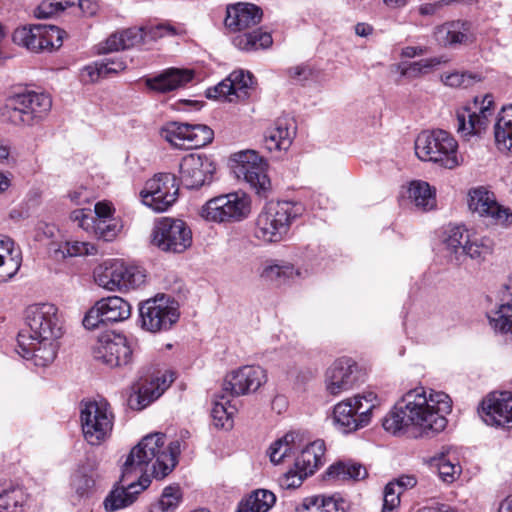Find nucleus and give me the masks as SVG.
I'll return each mask as SVG.
<instances>
[{
    "mask_svg": "<svg viewBox=\"0 0 512 512\" xmlns=\"http://www.w3.org/2000/svg\"><path fill=\"white\" fill-rule=\"evenodd\" d=\"M450 397L444 392L427 391L424 387L409 390L384 417L383 428L397 434L409 426L419 428L422 435L432 437L447 425L445 414L451 412Z\"/></svg>",
    "mask_w": 512,
    "mask_h": 512,
    "instance_id": "nucleus-1",
    "label": "nucleus"
},
{
    "mask_svg": "<svg viewBox=\"0 0 512 512\" xmlns=\"http://www.w3.org/2000/svg\"><path fill=\"white\" fill-rule=\"evenodd\" d=\"M180 442L172 441L165 446V434L152 433L143 437L127 455L122 465V478L133 476L139 481L151 471L156 479L165 478L178 463Z\"/></svg>",
    "mask_w": 512,
    "mask_h": 512,
    "instance_id": "nucleus-2",
    "label": "nucleus"
},
{
    "mask_svg": "<svg viewBox=\"0 0 512 512\" xmlns=\"http://www.w3.org/2000/svg\"><path fill=\"white\" fill-rule=\"evenodd\" d=\"M51 107L49 95L26 91L6 99L0 108V119L15 126H33L44 119Z\"/></svg>",
    "mask_w": 512,
    "mask_h": 512,
    "instance_id": "nucleus-3",
    "label": "nucleus"
},
{
    "mask_svg": "<svg viewBox=\"0 0 512 512\" xmlns=\"http://www.w3.org/2000/svg\"><path fill=\"white\" fill-rule=\"evenodd\" d=\"M457 142L445 130L421 132L415 140V153L419 159L438 163L452 169L458 165Z\"/></svg>",
    "mask_w": 512,
    "mask_h": 512,
    "instance_id": "nucleus-4",
    "label": "nucleus"
},
{
    "mask_svg": "<svg viewBox=\"0 0 512 512\" xmlns=\"http://www.w3.org/2000/svg\"><path fill=\"white\" fill-rule=\"evenodd\" d=\"M179 307L177 300L164 293L141 302L139 306L141 327L152 333L171 329L180 318Z\"/></svg>",
    "mask_w": 512,
    "mask_h": 512,
    "instance_id": "nucleus-5",
    "label": "nucleus"
},
{
    "mask_svg": "<svg viewBox=\"0 0 512 512\" xmlns=\"http://www.w3.org/2000/svg\"><path fill=\"white\" fill-rule=\"evenodd\" d=\"M293 208L289 202L266 204L256 219V237L266 242L281 241L297 216Z\"/></svg>",
    "mask_w": 512,
    "mask_h": 512,
    "instance_id": "nucleus-6",
    "label": "nucleus"
},
{
    "mask_svg": "<svg viewBox=\"0 0 512 512\" xmlns=\"http://www.w3.org/2000/svg\"><path fill=\"white\" fill-rule=\"evenodd\" d=\"M151 243L163 252L180 254L192 245V231L181 219L162 217L154 224Z\"/></svg>",
    "mask_w": 512,
    "mask_h": 512,
    "instance_id": "nucleus-7",
    "label": "nucleus"
},
{
    "mask_svg": "<svg viewBox=\"0 0 512 512\" xmlns=\"http://www.w3.org/2000/svg\"><path fill=\"white\" fill-rule=\"evenodd\" d=\"M251 212V200L245 193L234 192L210 199L202 208V216L209 221L239 222Z\"/></svg>",
    "mask_w": 512,
    "mask_h": 512,
    "instance_id": "nucleus-8",
    "label": "nucleus"
},
{
    "mask_svg": "<svg viewBox=\"0 0 512 512\" xmlns=\"http://www.w3.org/2000/svg\"><path fill=\"white\" fill-rule=\"evenodd\" d=\"M447 250L451 254V260L457 264L463 263L466 258L484 261L493 251V243L488 238H470L469 233L462 227L450 229L445 239Z\"/></svg>",
    "mask_w": 512,
    "mask_h": 512,
    "instance_id": "nucleus-9",
    "label": "nucleus"
},
{
    "mask_svg": "<svg viewBox=\"0 0 512 512\" xmlns=\"http://www.w3.org/2000/svg\"><path fill=\"white\" fill-rule=\"evenodd\" d=\"M233 172L238 179H243L260 196H266L271 189L267 175L268 164L255 150H245L233 155Z\"/></svg>",
    "mask_w": 512,
    "mask_h": 512,
    "instance_id": "nucleus-10",
    "label": "nucleus"
},
{
    "mask_svg": "<svg viewBox=\"0 0 512 512\" xmlns=\"http://www.w3.org/2000/svg\"><path fill=\"white\" fill-rule=\"evenodd\" d=\"M80 419L84 438L90 445H100L113 428V414L105 400L85 403Z\"/></svg>",
    "mask_w": 512,
    "mask_h": 512,
    "instance_id": "nucleus-11",
    "label": "nucleus"
},
{
    "mask_svg": "<svg viewBox=\"0 0 512 512\" xmlns=\"http://www.w3.org/2000/svg\"><path fill=\"white\" fill-rule=\"evenodd\" d=\"M94 279L106 290L121 291L140 286L145 282V275L138 268L128 267L124 262L115 260L96 268Z\"/></svg>",
    "mask_w": 512,
    "mask_h": 512,
    "instance_id": "nucleus-12",
    "label": "nucleus"
},
{
    "mask_svg": "<svg viewBox=\"0 0 512 512\" xmlns=\"http://www.w3.org/2000/svg\"><path fill=\"white\" fill-rule=\"evenodd\" d=\"M179 185L171 173H158L146 181L140 192L142 202L157 212L166 211L177 200Z\"/></svg>",
    "mask_w": 512,
    "mask_h": 512,
    "instance_id": "nucleus-13",
    "label": "nucleus"
},
{
    "mask_svg": "<svg viewBox=\"0 0 512 512\" xmlns=\"http://www.w3.org/2000/svg\"><path fill=\"white\" fill-rule=\"evenodd\" d=\"M26 325L24 330L32 338H60L62 326L58 315V309L54 304L42 303L29 306L26 309Z\"/></svg>",
    "mask_w": 512,
    "mask_h": 512,
    "instance_id": "nucleus-14",
    "label": "nucleus"
},
{
    "mask_svg": "<svg viewBox=\"0 0 512 512\" xmlns=\"http://www.w3.org/2000/svg\"><path fill=\"white\" fill-rule=\"evenodd\" d=\"M95 360L110 368L126 367L132 362V349L125 336L113 332L101 335L92 347Z\"/></svg>",
    "mask_w": 512,
    "mask_h": 512,
    "instance_id": "nucleus-15",
    "label": "nucleus"
},
{
    "mask_svg": "<svg viewBox=\"0 0 512 512\" xmlns=\"http://www.w3.org/2000/svg\"><path fill=\"white\" fill-rule=\"evenodd\" d=\"M131 315L130 304L119 296H110L98 300L86 313L83 325L86 329H95L100 325L114 324L128 319Z\"/></svg>",
    "mask_w": 512,
    "mask_h": 512,
    "instance_id": "nucleus-16",
    "label": "nucleus"
},
{
    "mask_svg": "<svg viewBox=\"0 0 512 512\" xmlns=\"http://www.w3.org/2000/svg\"><path fill=\"white\" fill-rule=\"evenodd\" d=\"M375 404L364 408V403L359 397H352L336 404L333 409L334 424L343 433H351L367 426Z\"/></svg>",
    "mask_w": 512,
    "mask_h": 512,
    "instance_id": "nucleus-17",
    "label": "nucleus"
},
{
    "mask_svg": "<svg viewBox=\"0 0 512 512\" xmlns=\"http://www.w3.org/2000/svg\"><path fill=\"white\" fill-rule=\"evenodd\" d=\"M362 372L351 358L335 360L325 373V387L330 395L337 396L353 389L362 382Z\"/></svg>",
    "mask_w": 512,
    "mask_h": 512,
    "instance_id": "nucleus-18",
    "label": "nucleus"
},
{
    "mask_svg": "<svg viewBox=\"0 0 512 512\" xmlns=\"http://www.w3.org/2000/svg\"><path fill=\"white\" fill-rule=\"evenodd\" d=\"M468 196V207L472 213L489 218L497 225L507 226L512 222V213L509 209L499 205L494 193L485 187L472 188Z\"/></svg>",
    "mask_w": 512,
    "mask_h": 512,
    "instance_id": "nucleus-19",
    "label": "nucleus"
},
{
    "mask_svg": "<svg viewBox=\"0 0 512 512\" xmlns=\"http://www.w3.org/2000/svg\"><path fill=\"white\" fill-rule=\"evenodd\" d=\"M216 167L205 155L189 154L179 164L180 181L187 189H198L210 184Z\"/></svg>",
    "mask_w": 512,
    "mask_h": 512,
    "instance_id": "nucleus-20",
    "label": "nucleus"
},
{
    "mask_svg": "<svg viewBox=\"0 0 512 512\" xmlns=\"http://www.w3.org/2000/svg\"><path fill=\"white\" fill-rule=\"evenodd\" d=\"M255 78L252 73L236 70L222 82L206 90L209 99H221L227 102L242 101L248 98V90L253 87Z\"/></svg>",
    "mask_w": 512,
    "mask_h": 512,
    "instance_id": "nucleus-21",
    "label": "nucleus"
},
{
    "mask_svg": "<svg viewBox=\"0 0 512 512\" xmlns=\"http://www.w3.org/2000/svg\"><path fill=\"white\" fill-rule=\"evenodd\" d=\"M57 339H36L32 338L25 331H20L18 333L16 351L21 357L33 360L36 366L45 367L56 358L58 350Z\"/></svg>",
    "mask_w": 512,
    "mask_h": 512,
    "instance_id": "nucleus-22",
    "label": "nucleus"
},
{
    "mask_svg": "<svg viewBox=\"0 0 512 512\" xmlns=\"http://www.w3.org/2000/svg\"><path fill=\"white\" fill-rule=\"evenodd\" d=\"M478 413L487 425L509 429L512 425V392L490 394L482 401Z\"/></svg>",
    "mask_w": 512,
    "mask_h": 512,
    "instance_id": "nucleus-23",
    "label": "nucleus"
},
{
    "mask_svg": "<svg viewBox=\"0 0 512 512\" xmlns=\"http://www.w3.org/2000/svg\"><path fill=\"white\" fill-rule=\"evenodd\" d=\"M150 482L149 478H140L138 481L133 476L125 479L121 476L103 501L105 511L116 512L132 505Z\"/></svg>",
    "mask_w": 512,
    "mask_h": 512,
    "instance_id": "nucleus-24",
    "label": "nucleus"
},
{
    "mask_svg": "<svg viewBox=\"0 0 512 512\" xmlns=\"http://www.w3.org/2000/svg\"><path fill=\"white\" fill-rule=\"evenodd\" d=\"M265 382V370L260 366H243L225 377L222 391L236 397L257 391Z\"/></svg>",
    "mask_w": 512,
    "mask_h": 512,
    "instance_id": "nucleus-25",
    "label": "nucleus"
},
{
    "mask_svg": "<svg viewBox=\"0 0 512 512\" xmlns=\"http://www.w3.org/2000/svg\"><path fill=\"white\" fill-rule=\"evenodd\" d=\"M166 138L169 142L179 145L177 140L186 141L190 148H201L211 143L214 138L213 130L204 124L171 123Z\"/></svg>",
    "mask_w": 512,
    "mask_h": 512,
    "instance_id": "nucleus-26",
    "label": "nucleus"
},
{
    "mask_svg": "<svg viewBox=\"0 0 512 512\" xmlns=\"http://www.w3.org/2000/svg\"><path fill=\"white\" fill-rule=\"evenodd\" d=\"M263 17L260 7L252 3L239 2L227 7L225 25L232 31H244L258 25Z\"/></svg>",
    "mask_w": 512,
    "mask_h": 512,
    "instance_id": "nucleus-27",
    "label": "nucleus"
},
{
    "mask_svg": "<svg viewBox=\"0 0 512 512\" xmlns=\"http://www.w3.org/2000/svg\"><path fill=\"white\" fill-rule=\"evenodd\" d=\"M433 36L444 47L466 45L471 41V23L463 20L446 22L434 29Z\"/></svg>",
    "mask_w": 512,
    "mask_h": 512,
    "instance_id": "nucleus-28",
    "label": "nucleus"
},
{
    "mask_svg": "<svg viewBox=\"0 0 512 512\" xmlns=\"http://www.w3.org/2000/svg\"><path fill=\"white\" fill-rule=\"evenodd\" d=\"M194 77V72L189 69L169 68L156 77L147 78L146 86L159 93H167L176 90Z\"/></svg>",
    "mask_w": 512,
    "mask_h": 512,
    "instance_id": "nucleus-29",
    "label": "nucleus"
},
{
    "mask_svg": "<svg viewBox=\"0 0 512 512\" xmlns=\"http://www.w3.org/2000/svg\"><path fill=\"white\" fill-rule=\"evenodd\" d=\"M21 251L15 248L14 241L0 235V283H5L16 275L21 267Z\"/></svg>",
    "mask_w": 512,
    "mask_h": 512,
    "instance_id": "nucleus-30",
    "label": "nucleus"
},
{
    "mask_svg": "<svg viewBox=\"0 0 512 512\" xmlns=\"http://www.w3.org/2000/svg\"><path fill=\"white\" fill-rule=\"evenodd\" d=\"M488 107H480L479 113L472 112L470 108L457 111V131L464 136L480 134L488 125Z\"/></svg>",
    "mask_w": 512,
    "mask_h": 512,
    "instance_id": "nucleus-31",
    "label": "nucleus"
},
{
    "mask_svg": "<svg viewBox=\"0 0 512 512\" xmlns=\"http://www.w3.org/2000/svg\"><path fill=\"white\" fill-rule=\"evenodd\" d=\"M492 328L512 338V286H505L499 308L488 315Z\"/></svg>",
    "mask_w": 512,
    "mask_h": 512,
    "instance_id": "nucleus-32",
    "label": "nucleus"
},
{
    "mask_svg": "<svg viewBox=\"0 0 512 512\" xmlns=\"http://www.w3.org/2000/svg\"><path fill=\"white\" fill-rule=\"evenodd\" d=\"M325 453L323 440L309 443L296 457L294 466L303 471L304 476H310L322 465Z\"/></svg>",
    "mask_w": 512,
    "mask_h": 512,
    "instance_id": "nucleus-33",
    "label": "nucleus"
},
{
    "mask_svg": "<svg viewBox=\"0 0 512 512\" xmlns=\"http://www.w3.org/2000/svg\"><path fill=\"white\" fill-rule=\"evenodd\" d=\"M293 135L294 131L290 130L288 119L279 118L274 126L266 131L263 145L270 152L287 150L292 143Z\"/></svg>",
    "mask_w": 512,
    "mask_h": 512,
    "instance_id": "nucleus-34",
    "label": "nucleus"
},
{
    "mask_svg": "<svg viewBox=\"0 0 512 512\" xmlns=\"http://www.w3.org/2000/svg\"><path fill=\"white\" fill-rule=\"evenodd\" d=\"M346 509L347 502L341 497L317 495L305 498L296 512H346Z\"/></svg>",
    "mask_w": 512,
    "mask_h": 512,
    "instance_id": "nucleus-35",
    "label": "nucleus"
},
{
    "mask_svg": "<svg viewBox=\"0 0 512 512\" xmlns=\"http://www.w3.org/2000/svg\"><path fill=\"white\" fill-rule=\"evenodd\" d=\"M326 476L337 481H360L368 476V472L361 463L347 460L337 461L331 465L326 471Z\"/></svg>",
    "mask_w": 512,
    "mask_h": 512,
    "instance_id": "nucleus-36",
    "label": "nucleus"
},
{
    "mask_svg": "<svg viewBox=\"0 0 512 512\" xmlns=\"http://www.w3.org/2000/svg\"><path fill=\"white\" fill-rule=\"evenodd\" d=\"M497 148L512 155V105L503 107L494 125Z\"/></svg>",
    "mask_w": 512,
    "mask_h": 512,
    "instance_id": "nucleus-37",
    "label": "nucleus"
},
{
    "mask_svg": "<svg viewBox=\"0 0 512 512\" xmlns=\"http://www.w3.org/2000/svg\"><path fill=\"white\" fill-rule=\"evenodd\" d=\"M173 373L169 376L162 375V377H156L157 387L151 389L149 387H141L139 393L132 395L129 398V405L133 409L141 410L145 408L151 401L157 399L173 382Z\"/></svg>",
    "mask_w": 512,
    "mask_h": 512,
    "instance_id": "nucleus-38",
    "label": "nucleus"
},
{
    "mask_svg": "<svg viewBox=\"0 0 512 512\" xmlns=\"http://www.w3.org/2000/svg\"><path fill=\"white\" fill-rule=\"evenodd\" d=\"M275 502L276 496L273 492L257 489L240 501L236 512H268Z\"/></svg>",
    "mask_w": 512,
    "mask_h": 512,
    "instance_id": "nucleus-39",
    "label": "nucleus"
},
{
    "mask_svg": "<svg viewBox=\"0 0 512 512\" xmlns=\"http://www.w3.org/2000/svg\"><path fill=\"white\" fill-rule=\"evenodd\" d=\"M273 43L272 36L260 28L238 34L233 38V44L240 50L253 51L266 49Z\"/></svg>",
    "mask_w": 512,
    "mask_h": 512,
    "instance_id": "nucleus-40",
    "label": "nucleus"
},
{
    "mask_svg": "<svg viewBox=\"0 0 512 512\" xmlns=\"http://www.w3.org/2000/svg\"><path fill=\"white\" fill-rule=\"evenodd\" d=\"M408 198L422 211L436 206L435 189L425 181H412L408 188Z\"/></svg>",
    "mask_w": 512,
    "mask_h": 512,
    "instance_id": "nucleus-41",
    "label": "nucleus"
},
{
    "mask_svg": "<svg viewBox=\"0 0 512 512\" xmlns=\"http://www.w3.org/2000/svg\"><path fill=\"white\" fill-rule=\"evenodd\" d=\"M229 397L231 396L223 391H221L220 395L216 396L211 411V415L216 427L226 429L232 427L231 419L236 412V408L230 404Z\"/></svg>",
    "mask_w": 512,
    "mask_h": 512,
    "instance_id": "nucleus-42",
    "label": "nucleus"
},
{
    "mask_svg": "<svg viewBox=\"0 0 512 512\" xmlns=\"http://www.w3.org/2000/svg\"><path fill=\"white\" fill-rule=\"evenodd\" d=\"M298 276H300V271L290 263L268 265L261 273V277L265 281L276 285L286 284Z\"/></svg>",
    "mask_w": 512,
    "mask_h": 512,
    "instance_id": "nucleus-43",
    "label": "nucleus"
},
{
    "mask_svg": "<svg viewBox=\"0 0 512 512\" xmlns=\"http://www.w3.org/2000/svg\"><path fill=\"white\" fill-rule=\"evenodd\" d=\"M42 31V24L17 28L13 32L12 39L15 44L22 45L31 51H42V42L40 41Z\"/></svg>",
    "mask_w": 512,
    "mask_h": 512,
    "instance_id": "nucleus-44",
    "label": "nucleus"
},
{
    "mask_svg": "<svg viewBox=\"0 0 512 512\" xmlns=\"http://www.w3.org/2000/svg\"><path fill=\"white\" fill-rule=\"evenodd\" d=\"M26 495L21 488L0 487V512H24Z\"/></svg>",
    "mask_w": 512,
    "mask_h": 512,
    "instance_id": "nucleus-45",
    "label": "nucleus"
},
{
    "mask_svg": "<svg viewBox=\"0 0 512 512\" xmlns=\"http://www.w3.org/2000/svg\"><path fill=\"white\" fill-rule=\"evenodd\" d=\"M182 499L179 486L164 488L159 501L153 506L152 512H173Z\"/></svg>",
    "mask_w": 512,
    "mask_h": 512,
    "instance_id": "nucleus-46",
    "label": "nucleus"
},
{
    "mask_svg": "<svg viewBox=\"0 0 512 512\" xmlns=\"http://www.w3.org/2000/svg\"><path fill=\"white\" fill-rule=\"evenodd\" d=\"M295 435L293 433H287L282 439L274 442L270 447V460L271 462L278 464L284 458L294 454L295 449Z\"/></svg>",
    "mask_w": 512,
    "mask_h": 512,
    "instance_id": "nucleus-47",
    "label": "nucleus"
},
{
    "mask_svg": "<svg viewBox=\"0 0 512 512\" xmlns=\"http://www.w3.org/2000/svg\"><path fill=\"white\" fill-rule=\"evenodd\" d=\"M481 80L482 77L478 73L469 71H455L446 75L443 81L445 85L450 87L468 88Z\"/></svg>",
    "mask_w": 512,
    "mask_h": 512,
    "instance_id": "nucleus-48",
    "label": "nucleus"
},
{
    "mask_svg": "<svg viewBox=\"0 0 512 512\" xmlns=\"http://www.w3.org/2000/svg\"><path fill=\"white\" fill-rule=\"evenodd\" d=\"M440 64L438 58L422 59L410 63L407 67L403 68L401 75L408 78H418L421 75L428 73L433 67Z\"/></svg>",
    "mask_w": 512,
    "mask_h": 512,
    "instance_id": "nucleus-49",
    "label": "nucleus"
},
{
    "mask_svg": "<svg viewBox=\"0 0 512 512\" xmlns=\"http://www.w3.org/2000/svg\"><path fill=\"white\" fill-rule=\"evenodd\" d=\"M395 485L396 483L389 482L384 488L382 512H395L400 505L402 493Z\"/></svg>",
    "mask_w": 512,
    "mask_h": 512,
    "instance_id": "nucleus-50",
    "label": "nucleus"
},
{
    "mask_svg": "<svg viewBox=\"0 0 512 512\" xmlns=\"http://www.w3.org/2000/svg\"><path fill=\"white\" fill-rule=\"evenodd\" d=\"M144 30L147 41H156L164 36H175L178 34L177 28L168 22L147 26L144 27Z\"/></svg>",
    "mask_w": 512,
    "mask_h": 512,
    "instance_id": "nucleus-51",
    "label": "nucleus"
},
{
    "mask_svg": "<svg viewBox=\"0 0 512 512\" xmlns=\"http://www.w3.org/2000/svg\"><path fill=\"white\" fill-rule=\"evenodd\" d=\"M88 245L89 244L83 242H65L63 245H60L58 249H55L54 253L57 258L60 257L63 259L66 257L84 255L88 254Z\"/></svg>",
    "mask_w": 512,
    "mask_h": 512,
    "instance_id": "nucleus-52",
    "label": "nucleus"
},
{
    "mask_svg": "<svg viewBox=\"0 0 512 512\" xmlns=\"http://www.w3.org/2000/svg\"><path fill=\"white\" fill-rule=\"evenodd\" d=\"M435 466L437 467L439 477L447 483H451L455 480V476L458 473L457 466L452 464L446 459L444 455L438 459H434Z\"/></svg>",
    "mask_w": 512,
    "mask_h": 512,
    "instance_id": "nucleus-53",
    "label": "nucleus"
},
{
    "mask_svg": "<svg viewBox=\"0 0 512 512\" xmlns=\"http://www.w3.org/2000/svg\"><path fill=\"white\" fill-rule=\"evenodd\" d=\"M125 49L147 42L144 27H132L120 32Z\"/></svg>",
    "mask_w": 512,
    "mask_h": 512,
    "instance_id": "nucleus-54",
    "label": "nucleus"
},
{
    "mask_svg": "<svg viewBox=\"0 0 512 512\" xmlns=\"http://www.w3.org/2000/svg\"><path fill=\"white\" fill-rule=\"evenodd\" d=\"M61 13L57 0H43L34 10V16L38 19H47Z\"/></svg>",
    "mask_w": 512,
    "mask_h": 512,
    "instance_id": "nucleus-55",
    "label": "nucleus"
},
{
    "mask_svg": "<svg viewBox=\"0 0 512 512\" xmlns=\"http://www.w3.org/2000/svg\"><path fill=\"white\" fill-rule=\"evenodd\" d=\"M42 27V33H46L48 35L50 51L60 48L63 44V38L66 35V32L54 25H42Z\"/></svg>",
    "mask_w": 512,
    "mask_h": 512,
    "instance_id": "nucleus-56",
    "label": "nucleus"
},
{
    "mask_svg": "<svg viewBox=\"0 0 512 512\" xmlns=\"http://www.w3.org/2000/svg\"><path fill=\"white\" fill-rule=\"evenodd\" d=\"M307 477L308 476L303 475V471H300V469L294 467V469H291L285 473L282 479V486L286 488H297Z\"/></svg>",
    "mask_w": 512,
    "mask_h": 512,
    "instance_id": "nucleus-57",
    "label": "nucleus"
},
{
    "mask_svg": "<svg viewBox=\"0 0 512 512\" xmlns=\"http://www.w3.org/2000/svg\"><path fill=\"white\" fill-rule=\"evenodd\" d=\"M95 232L105 241H110L116 236V225L107 223V219L98 220L95 225Z\"/></svg>",
    "mask_w": 512,
    "mask_h": 512,
    "instance_id": "nucleus-58",
    "label": "nucleus"
},
{
    "mask_svg": "<svg viewBox=\"0 0 512 512\" xmlns=\"http://www.w3.org/2000/svg\"><path fill=\"white\" fill-rule=\"evenodd\" d=\"M289 77L297 82L308 80L312 75V69L308 65H297L287 70Z\"/></svg>",
    "mask_w": 512,
    "mask_h": 512,
    "instance_id": "nucleus-59",
    "label": "nucleus"
},
{
    "mask_svg": "<svg viewBox=\"0 0 512 512\" xmlns=\"http://www.w3.org/2000/svg\"><path fill=\"white\" fill-rule=\"evenodd\" d=\"M103 64L104 72L106 75L117 74L126 68V63L116 57L106 58Z\"/></svg>",
    "mask_w": 512,
    "mask_h": 512,
    "instance_id": "nucleus-60",
    "label": "nucleus"
},
{
    "mask_svg": "<svg viewBox=\"0 0 512 512\" xmlns=\"http://www.w3.org/2000/svg\"><path fill=\"white\" fill-rule=\"evenodd\" d=\"M93 486L94 480L91 477L87 475H81L75 482V491L80 497H83Z\"/></svg>",
    "mask_w": 512,
    "mask_h": 512,
    "instance_id": "nucleus-61",
    "label": "nucleus"
},
{
    "mask_svg": "<svg viewBox=\"0 0 512 512\" xmlns=\"http://www.w3.org/2000/svg\"><path fill=\"white\" fill-rule=\"evenodd\" d=\"M84 73L87 74L91 82L98 81L101 77H106L102 63H95L94 65H88L84 68Z\"/></svg>",
    "mask_w": 512,
    "mask_h": 512,
    "instance_id": "nucleus-62",
    "label": "nucleus"
},
{
    "mask_svg": "<svg viewBox=\"0 0 512 512\" xmlns=\"http://www.w3.org/2000/svg\"><path fill=\"white\" fill-rule=\"evenodd\" d=\"M390 482L396 483L395 486L398 487L399 491L403 494L405 490L415 487L417 479L414 475H402Z\"/></svg>",
    "mask_w": 512,
    "mask_h": 512,
    "instance_id": "nucleus-63",
    "label": "nucleus"
},
{
    "mask_svg": "<svg viewBox=\"0 0 512 512\" xmlns=\"http://www.w3.org/2000/svg\"><path fill=\"white\" fill-rule=\"evenodd\" d=\"M120 49L125 50L120 33L112 34L107 39L105 47H103L104 52L118 51Z\"/></svg>",
    "mask_w": 512,
    "mask_h": 512,
    "instance_id": "nucleus-64",
    "label": "nucleus"
}]
</instances>
